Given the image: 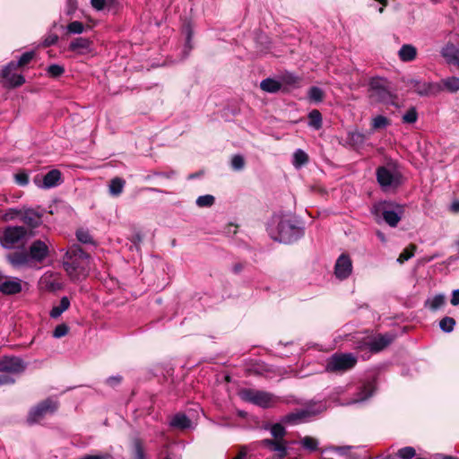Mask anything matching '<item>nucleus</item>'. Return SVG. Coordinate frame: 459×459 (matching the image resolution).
Returning <instances> with one entry per match:
<instances>
[{
	"label": "nucleus",
	"instance_id": "obj_1",
	"mask_svg": "<svg viewBox=\"0 0 459 459\" xmlns=\"http://www.w3.org/2000/svg\"><path fill=\"white\" fill-rule=\"evenodd\" d=\"M63 266L73 281L84 280L91 270V256L79 246H72L63 257Z\"/></svg>",
	"mask_w": 459,
	"mask_h": 459
},
{
	"label": "nucleus",
	"instance_id": "obj_2",
	"mask_svg": "<svg viewBox=\"0 0 459 459\" xmlns=\"http://www.w3.org/2000/svg\"><path fill=\"white\" fill-rule=\"evenodd\" d=\"M273 223L276 224L275 231L273 225L270 227V234L275 240L283 243L296 241L303 235V230L294 225L290 220L283 217H274Z\"/></svg>",
	"mask_w": 459,
	"mask_h": 459
},
{
	"label": "nucleus",
	"instance_id": "obj_3",
	"mask_svg": "<svg viewBox=\"0 0 459 459\" xmlns=\"http://www.w3.org/2000/svg\"><path fill=\"white\" fill-rule=\"evenodd\" d=\"M404 210L398 204L391 202H379L372 206L371 212L375 216L377 222L383 219L390 227H396L402 219Z\"/></svg>",
	"mask_w": 459,
	"mask_h": 459
},
{
	"label": "nucleus",
	"instance_id": "obj_4",
	"mask_svg": "<svg viewBox=\"0 0 459 459\" xmlns=\"http://www.w3.org/2000/svg\"><path fill=\"white\" fill-rule=\"evenodd\" d=\"M368 97L372 102L394 104L395 95L393 94L390 83L385 78H372L368 84Z\"/></svg>",
	"mask_w": 459,
	"mask_h": 459
},
{
	"label": "nucleus",
	"instance_id": "obj_5",
	"mask_svg": "<svg viewBox=\"0 0 459 459\" xmlns=\"http://www.w3.org/2000/svg\"><path fill=\"white\" fill-rule=\"evenodd\" d=\"M377 179L385 191L396 189L403 183V177L394 164H387L377 169Z\"/></svg>",
	"mask_w": 459,
	"mask_h": 459
},
{
	"label": "nucleus",
	"instance_id": "obj_6",
	"mask_svg": "<svg viewBox=\"0 0 459 459\" xmlns=\"http://www.w3.org/2000/svg\"><path fill=\"white\" fill-rule=\"evenodd\" d=\"M326 410L324 403H316L308 405L305 409L298 410L287 414L282 419V422L288 424H299L307 421L311 417L319 414Z\"/></svg>",
	"mask_w": 459,
	"mask_h": 459
},
{
	"label": "nucleus",
	"instance_id": "obj_7",
	"mask_svg": "<svg viewBox=\"0 0 459 459\" xmlns=\"http://www.w3.org/2000/svg\"><path fill=\"white\" fill-rule=\"evenodd\" d=\"M240 398L263 408H268L276 403L277 398L264 391L255 389H243L239 392Z\"/></svg>",
	"mask_w": 459,
	"mask_h": 459
},
{
	"label": "nucleus",
	"instance_id": "obj_8",
	"mask_svg": "<svg viewBox=\"0 0 459 459\" xmlns=\"http://www.w3.org/2000/svg\"><path fill=\"white\" fill-rule=\"evenodd\" d=\"M357 363V358L351 353H335L326 363L328 372H342L352 368Z\"/></svg>",
	"mask_w": 459,
	"mask_h": 459
},
{
	"label": "nucleus",
	"instance_id": "obj_9",
	"mask_svg": "<svg viewBox=\"0 0 459 459\" xmlns=\"http://www.w3.org/2000/svg\"><path fill=\"white\" fill-rule=\"evenodd\" d=\"M27 230L22 226L8 227L1 238V243L5 248H13L25 238Z\"/></svg>",
	"mask_w": 459,
	"mask_h": 459
},
{
	"label": "nucleus",
	"instance_id": "obj_10",
	"mask_svg": "<svg viewBox=\"0 0 459 459\" xmlns=\"http://www.w3.org/2000/svg\"><path fill=\"white\" fill-rule=\"evenodd\" d=\"M15 61H11L0 72V77L4 84L9 87H18L25 82L24 77L17 73Z\"/></svg>",
	"mask_w": 459,
	"mask_h": 459
},
{
	"label": "nucleus",
	"instance_id": "obj_11",
	"mask_svg": "<svg viewBox=\"0 0 459 459\" xmlns=\"http://www.w3.org/2000/svg\"><path fill=\"white\" fill-rule=\"evenodd\" d=\"M57 408L56 402L47 399L42 403H39L36 407H34L28 417V420L30 423H35L39 421L45 415L48 413L54 412Z\"/></svg>",
	"mask_w": 459,
	"mask_h": 459
},
{
	"label": "nucleus",
	"instance_id": "obj_12",
	"mask_svg": "<svg viewBox=\"0 0 459 459\" xmlns=\"http://www.w3.org/2000/svg\"><path fill=\"white\" fill-rule=\"evenodd\" d=\"M5 216L7 219H14L19 217L22 221L31 228L38 227L41 223L40 214L32 209H28L24 212L11 210L6 213Z\"/></svg>",
	"mask_w": 459,
	"mask_h": 459
},
{
	"label": "nucleus",
	"instance_id": "obj_13",
	"mask_svg": "<svg viewBox=\"0 0 459 459\" xmlns=\"http://www.w3.org/2000/svg\"><path fill=\"white\" fill-rule=\"evenodd\" d=\"M49 245L48 239L46 241L40 239L33 241L29 250L30 259L38 263L43 262L48 256Z\"/></svg>",
	"mask_w": 459,
	"mask_h": 459
},
{
	"label": "nucleus",
	"instance_id": "obj_14",
	"mask_svg": "<svg viewBox=\"0 0 459 459\" xmlns=\"http://www.w3.org/2000/svg\"><path fill=\"white\" fill-rule=\"evenodd\" d=\"M352 273V261L346 254H342L334 264V275L342 281L347 279Z\"/></svg>",
	"mask_w": 459,
	"mask_h": 459
},
{
	"label": "nucleus",
	"instance_id": "obj_15",
	"mask_svg": "<svg viewBox=\"0 0 459 459\" xmlns=\"http://www.w3.org/2000/svg\"><path fill=\"white\" fill-rule=\"evenodd\" d=\"M24 369L25 364L18 357L4 356L0 359V372L21 373Z\"/></svg>",
	"mask_w": 459,
	"mask_h": 459
},
{
	"label": "nucleus",
	"instance_id": "obj_16",
	"mask_svg": "<svg viewBox=\"0 0 459 459\" xmlns=\"http://www.w3.org/2000/svg\"><path fill=\"white\" fill-rule=\"evenodd\" d=\"M262 446L269 448L271 451L276 452L279 458L287 455V443L285 440L264 439L260 442Z\"/></svg>",
	"mask_w": 459,
	"mask_h": 459
},
{
	"label": "nucleus",
	"instance_id": "obj_17",
	"mask_svg": "<svg viewBox=\"0 0 459 459\" xmlns=\"http://www.w3.org/2000/svg\"><path fill=\"white\" fill-rule=\"evenodd\" d=\"M375 391L374 384L371 382H368L365 384L359 391L357 393L356 396L348 402H346L345 405H351L355 404L358 403H362L372 396L373 393Z\"/></svg>",
	"mask_w": 459,
	"mask_h": 459
},
{
	"label": "nucleus",
	"instance_id": "obj_18",
	"mask_svg": "<svg viewBox=\"0 0 459 459\" xmlns=\"http://www.w3.org/2000/svg\"><path fill=\"white\" fill-rule=\"evenodd\" d=\"M393 338L389 335H378L365 343L370 351L378 352L390 344Z\"/></svg>",
	"mask_w": 459,
	"mask_h": 459
},
{
	"label": "nucleus",
	"instance_id": "obj_19",
	"mask_svg": "<svg viewBox=\"0 0 459 459\" xmlns=\"http://www.w3.org/2000/svg\"><path fill=\"white\" fill-rule=\"evenodd\" d=\"M22 281L17 278H9L0 284V291L4 294L13 295L21 292Z\"/></svg>",
	"mask_w": 459,
	"mask_h": 459
},
{
	"label": "nucleus",
	"instance_id": "obj_20",
	"mask_svg": "<svg viewBox=\"0 0 459 459\" xmlns=\"http://www.w3.org/2000/svg\"><path fill=\"white\" fill-rule=\"evenodd\" d=\"M7 260L13 267L20 268L28 266L31 259L26 252H14L7 255Z\"/></svg>",
	"mask_w": 459,
	"mask_h": 459
},
{
	"label": "nucleus",
	"instance_id": "obj_21",
	"mask_svg": "<svg viewBox=\"0 0 459 459\" xmlns=\"http://www.w3.org/2000/svg\"><path fill=\"white\" fill-rule=\"evenodd\" d=\"M441 55L448 64L455 65L459 68V49L454 45L448 44L444 47Z\"/></svg>",
	"mask_w": 459,
	"mask_h": 459
},
{
	"label": "nucleus",
	"instance_id": "obj_22",
	"mask_svg": "<svg viewBox=\"0 0 459 459\" xmlns=\"http://www.w3.org/2000/svg\"><path fill=\"white\" fill-rule=\"evenodd\" d=\"M417 48L411 44H404L398 51V56L403 62H411L417 57Z\"/></svg>",
	"mask_w": 459,
	"mask_h": 459
},
{
	"label": "nucleus",
	"instance_id": "obj_23",
	"mask_svg": "<svg viewBox=\"0 0 459 459\" xmlns=\"http://www.w3.org/2000/svg\"><path fill=\"white\" fill-rule=\"evenodd\" d=\"M69 49L79 55L86 54L90 51V41L84 38H77L70 43Z\"/></svg>",
	"mask_w": 459,
	"mask_h": 459
},
{
	"label": "nucleus",
	"instance_id": "obj_24",
	"mask_svg": "<svg viewBox=\"0 0 459 459\" xmlns=\"http://www.w3.org/2000/svg\"><path fill=\"white\" fill-rule=\"evenodd\" d=\"M60 182L61 172L57 169H52L44 176L43 187L51 188L58 186Z\"/></svg>",
	"mask_w": 459,
	"mask_h": 459
},
{
	"label": "nucleus",
	"instance_id": "obj_25",
	"mask_svg": "<svg viewBox=\"0 0 459 459\" xmlns=\"http://www.w3.org/2000/svg\"><path fill=\"white\" fill-rule=\"evenodd\" d=\"M126 181L121 178H114L110 180L108 185V192L112 196H118L122 194Z\"/></svg>",
	"mask_w": 459,
	"mask_h": 459
},
{
	"label": "nucleus",
	"instance_id": "obj_26",
	"mask_svg": "<svg viewBox=\"0 0 459 459\" xmlns=\"http://www.w3.org/2000/svg\"><path fill=\"white\" fill-rule=\"evenodd\" d=\"M446 303V297L444 294H437L432 298H429L425 301V307L431 311H436L443 307Z\"/></svg>",
	"mask_w": 459,
	"mask_h": 459
},
{
	"label": "nucleus",
	"instance_id": "obj_27",
	"mask_svg": "<svg viewBox=\"0 0 459 459\" xmlns=\"http://www.w3.org/2000/svg\"><path fill=\"white\" fill-rule=\"evenodd\" d=\"M260 88L266 92L275 93L278 92L281 88V83L274 79L266 78L260 83Z\"/></svg>",
	"mask_w": 459,
	"mask_h": 459
},
{
	"label": "nucleus",
	"instance_id": "obj_28",
	"mask_svg": "<svg viewBox=\"0 0 459 459\" xmlns=\"http://www.w3.org/2000/svg\"><path fill=\"white\" fill-rule=\"evenodd\" d=\"M70 307V300L67 297H63L58 306H55L50 310L49 316L52 318H58Z\"/></svg>",
	"mask_w": 459,
	"mask_h": 459
},
{
	"label": "nucleus",
	"instance_id": "obj_29",
	"mask_svg": "<svg viewBox=\"0 0 459 459\" xmlns=\"http://www.w3.org/2000/svg\"><path fill=\"white\" fill-rule=\"evenodd\" d=\"M308 155L301 149H297L292 156V165L296 169H300L308 162Z\"/></svg>",
	"mask_w": 459,
	"mask_h": 459
},
{
	"label": "nucleus",
	"instance_id": "obj_30",
	"mask_svg": "<svg viewBox=\"0 0 459 459\" xmlns=\"http://www.w3.org/2000/svg\"><path fill=\"white\" fill-rule=\"evenodd\" d=\"M171 426L178 429H187L191 426L190 420L185 414H177L170 421Z\"/></svg>",
	"mask_w": 459,
	"mask_h": 459
},
{
	"label": "nucleus",
	"instance_id": "obj_31",
	"mask_svg": "<svg viewBox=\"0 0 459 459\" xmlns=\"http://www.w3.org/2000/svg\"><path fill=\"white\" fill-rule=\"evenodd\" d=\"M444 88L449 92L459 91V77H447L441 81Z\"/></svg>",
	"mask_w": 459,
	"mask_h": 459
},
{
	"label": "nucleus",
	"instance_id": "obj_32",
	"mask_svg": "<svg viewBox=\"0 0 459 459\" xmlns=\"http://www.w3.org/2000/svg\"><path fill=\"white\" fill-rule=\"evenodd\" d=\"M308 119H309V122H308V125L315 128V129H319L321 128L322 126V116H321V113L316 110V109H314L312 110L309 115H308Z\"/></svg>",
	"mask_w": 459,
	"mask_h": 459
},
{
	"label": "nucleus",
	"instance_id": "obj_33",
	"mask_svg": "<svg viewBox=\"0 0 459 459\" xmlns=\"http://www.w3.org/2000/svg\"><path fill=\"white\" fill-rule=\"evenodd\" d=\"M413 86L420 95H429L435 88V84L433 83L420 82H415Z\"/></svg>",
	"mask_w": 459,
	"mask_h": 459
},
{
	"label": "nucleus",
	"instance_id": "obj_34",
	"mask_svg": "<svg viewBox=\"0 0 459 459\" xmlns=\"http://www.w3.org/2000/svg\"><path fill=\"white\" fill-rule=\"evenodd\" d=\"M455 325V320L450 316H445L439 322V327L445 333H451Z\"/></svg>",
	"mask_w": 459,
	"mask_h": 459
},
{
	"label": "nucleus",
	"instance_id": "obj_35",
	"mask_svg": "<svg viewBox=\"0 0 459 459\" xmlns=\"http://www.w3.org/2000/svg\"><path fill=\"white\" fill-rule=\"evenodd\" d=\"M371 125H372V128L374 130H377V129H382V128H385L386 126H388L390 125V121L387 117H385L382 115H379V116L375 117L372 119Z\"/></svg>",
	"mask_w": 459,
	"mask_h": 459
},
{
	"label": "nucleus",
	"instance_id": "obj_36",
	"mask_svg": "<svg viewBox=\"0 0 459 459\" xmlns=\"http://www.w3.org/2000/svg\"><path fill=\"white\" fill-rule=\"evenodd\" d=\"M215 202V198L213 195H201L199 196L196 201H195V204L198 207L200 208H204V207H211L213 205Z\"/></svg>",
	"mask_w": 459,
	"mask_h": 459
},
{
	"label": "nucleus",
	"instance_id": "obj_37",
	"mask_svg": "<svg viewBox=\"0 0 459 459\" xmlns=\"http://www.w3.org/2000/svg\"><path fill=\"white\" fill-rule=\"evenodd\" d=\"M300 444L304 448L309 451H315L317 449L318 446V441L316 438L309 436H306L305 437H303L300 440Z\"/></svg>",
	"mask_w": 459,
	"mask_h": 459
},
{
	"label": "nucleus",
	"instance_id": "obj_38",
	"mask_svg": "<svg viewBox=\"0 0 459 459\" xmlns=\"http://www.w3.org/2000/svg\"><path fill=\"white\" fill-rule=\"evenodd\" d=\"M271 434L274 437L273 440H278V439L284 440L283 437L286 434V430L281 424L276 423L272 426Z\"/></svg>",
	"mask_w": 459,
	"mask_h": 459
},
{
	"label": "nucleus",
	"instance_id": "obj_39",
	"mask_svg": "<svg viewBox=\"0 0 459 459\" xmlns=\"http://www.w3.org/2000/svg\"><path fill=\"white\" fill-rule=\"evenodd\" d=\"M416 249V247L414 245H410L408 247H406L399 255L397 262L400 264L404 263L405 261L409 260L414 255V251Z\"/></svg>",
	"mask_w": 459,
	"mask_h": 459
},
{
	"label": "nucleus",
	"instance_id": "obj_40",
	"mask_svg": "<svg viewBox=\"0 0 459 459\" xmlns=\"http://www.w3.org/2000/svg\"><path fill=\"white\" fill-rule=\"evenodd\" d=\"M308 98L314 102H321L324 98V92L318 87H311L308 91Z\"/></svg>",
	"mask_w": 459,
	"mask_h": 459
},
{
	"label": "nucleus",
	"instance_id": "obj_41",
	"mask_svg": "<svg viewBox=\"0 0 459 459\" xmlns=\"http://www.w3.org/2000/svg\"><path fill=\"white\" fill-rule=\"evenodd\" d=\"M134 459H145L143 443L138 438L134 440Z\"/></svg>",
	"mask_w": 459,
	"mask_h": 459
},
{
	"label": "nucleus",
	"instance_id": "obj_42",
	"mask_svg": "<svg viewBox=\"0 0 459 459\" xmlns=\"http://www.w3.org/2000/svg\"><path fill=\"white\" fill-rule=\"evenodd\" d=\"M33 57H34L33 51H29V52L23 53L21 56V57L19 58V60L17 62H15L16 67L19 69V68L25 66L32 60Z\"/></svg>",
	"mask_w": 459,
	"mask_h": 459
},
{
	"label": "nucleus",
	"instance_id": "obj_43",
	"mask_svg": "<svg viewBox=\"0 0 459 459\" xmlns=\"http://www.w3.org/2000/svg\"><path fill=\"white\" fill-rule=\"evenodd\" d=\"M418 119V113L414 107L409 108L403 116V122L407 124H413Z\"/></svg>",
	"mask_w": 459,
	"mask_h": 459
},
{
	"label": "nucleus",
	"instance_id": "obj_44",
	"mask_svg": "<svg viewBox=\"0 0 459 459\" xmlns=\"http://www.w3.org/2000/svg\"><path fill=\"white\" fill-rule=\"evenodd\" d=\"M416 451L411 446H406L403 448H401L397 452V455L401 459H411L413 456H415Z\"/></svg>",
	"mask_w": 459,
	"mask_h": 459
},
{
	"label": "nucleus",
	"instance_id": "obj_45",
	"mask_svg": "<svg viewBox=\"0 0 459 459\" xmlns=\"http://www.w3.org/2000/svg\"><path fill=\"white\" fill-rule=\"evenodd\" d=\"M67 30L69 33L80 34V33L83 32L84 25L81 22L74 21V22H70L67 25Z\"/></svg>",
	"mask_w": 459,
	"mask_h": 459
},
{
	"label": "nucleus",
	"instance_id": "obj_46",
	"mask_svg": "<svg viewBox=\"0 0 459 459\" xmlns=\"http://www.w3.org/2000/svg\"><path fill=\"white\" fill-rule=\"evenodd\" d=\"M245 166V160L241 155H234L231 159V167L234 170H241Z\"/></svg>",
	"mask_w": 459,
	"mask_h": 459
},
{
	"label": "nucleus",
	"instance_id": "obj_47",
	"mask_svg": "<svg viewBox=\"0 0 459 459\" xmlns=\"http://www.w3.org/2000/svg\"><path fill=\"white\" fill-rule=\"evenodd\" d=\"M47 71L51 77H58L64 74L65 69L63 66L55 64L49 65Z\"/></svg>",
	"mask_w": 459,
	"mask_h": 459
},
{
	"label": "nucleus",
	"instance_id": "obj_48",
	"mask_svg": "<svg viewBox=\"0 0 459 459\" xmlns=\"http://www.w3.org/2000/svg\"><path fill=\"white\" fill-rule=\"evenodd\" d=\"M68 331H69V328L65 324L58 325L53 332V336L55 338H61V337L66 335L68 333Z\"/></svg>",
	"mask_w": 459,
	"mask_h": 459
},
{
	"label": "nucleus",
	"instance_id": "obj_49",
	"mask_svg": "<svg viewBox=\"0 0 459 459\" xmlns=\"http://www.w3.org/2000/svg\"><path fill=\"white\" fill-rule=\"evenodd\" d=\"M76 237H77V239L82 243L87 244V243L91 242V237L89 234V232L86 230H77Z\"/></svg>",
	"mask_w": 459,
	"mask_h": 459
},
{
	"label": "nucleus",
	"instance_id": "obj_50",
	"mask_svg": "<svg viewBox=\"0 0 459 459\" xmlns=\"http://www.w3.org/2000/svg\"><path fill=\"white\" fill-rule=\"evenodd\" d=\"M108 0H91V4L96 11H102L108 5Z\"/></svg>",
	"mask_w": 459,
	"mask_h": 459
},
{
	"label": "nucleus",
	"instance_id": "obj_51",
	"mask_svg": "<svg viewBox=\"0 0 459 459\" xmlns=\"http://www.w3.org/2000/svg\"><path fill=\"white\" fill-rule=\"evenodd\" d=\"M16 182L21 186H25L28 184V176L25 173H20L15 175Z\"/></svg>",
	"mask_w": 459,
	"mask_h": 459
},
{
	"label": "nucleus",
	"instance_id": "obj_52",
	"mask_svg": "<svg viewBox=\"0 0 459 459\" xmlns=\"http://www.w3.org/2000/svg\"><path fill=\"white\" fill-rule=\"evenodd\" d=\"M121 379L122 378L120 376L110 377L107 379V384L109 385L110 386H116L118 384H120Z\"/></svg>",
	"mask_w": 459,
	"mask_h": 459
},
{
	"label": "nucleus",
	"instance_id": "obj_53",
	"mask_svg": "<svg viewBox=\"0 0 459 459\" xmlns=\"http://www.w3.org/2000/svg\"><path fill=\"white\" fill-rule=\"evenodd\" d=\"M15 382V380L8 376L0 375V385H12Z\"/></svg>",
	"mask_w": 459,
	"mask_h": 459
},
{
	"label": "nucleus",
	"instance_id": "obj_54",
	"mask_svg": "<svg viewBox=\"0 0 459 459\" xmlns=\"http://www.w3.org/2000/svg\"><path fill=\"white\" fill-rule=\"evenodd\" d=\"M350 138L352 141L362 143L364 141V135L359 132H353L350 134Z\"/></svg>",
	"mask_w": 459,
	"mask_h": 459
},
{
	"label": "nucleus",
	"instance_id": "obj_55",
	"mask_svg": "<svg viewBox=\"0 0 459 459\" xmlns=\"http://www.w3.org/2000/svg\"><path fill=\"white\" fill-rule=\"evenodd\" d=\"M451 304L453 306L459 305V290H455L452 294Z\"/></svg>",
	"mask_w": 459,
	"mask_h": 459
},
{
	"label": "nucleus",
	"instance_id": "obj_56",
	"mask_svg": "<svg viewBox=\"0 0 459 459\" xmlns=\"http://www.w3.org/2000/svg\"><path fill=\"white\" fill-rule=\"evenodd\" d=\"M451 210L455 212H459V201H455L452 204Z\"/></svg>",
	"mask_w": 459,
	"mask_h": 459
},
{
	"label": "nucleus",
	"instance_id": "obj_57",
	"mask_svg": "<svg viewBox=\"0 0 459 459\" xmlns=\"http://www.w3.org/2000/svg\"><path fill=\"white\" fill-rule=\"evenodd\" d=\"M377 236L378 237V238L382 241V242H385V235L380 232V231H377Z\"/></svg>",
	"mask_w": 459,
	"mask_h": 459
},
{
	"label": "nucleus",
	"instance_id": "obj_58",
	"mask_svg": "<svg viewBox=\"0 0 459 459\" xmlns=\"http://www.w3.org/2000/svg\"><path fill=\"white\" fill-rule=\"evenodd\" d=\"M442 459H459V458H456V457H454V456H450V455H443Z\"/></svg>",
	"mask_w": 459,
	"mask_h": 459
},
{
	"label": "nucleus",
	"instance_id": "obj_59",
	"mask_svg": "<svg viewBox=\"0 0 459 459\" xmlns=\"http://www.w3.org/2000/svg\"><path fill=\"white\" fill-rule=\"evenodd\" d=\"M334 450L337 451V452H342L344 450V448L337 447V448H334Z\"/></svg>",
	"mask_w": 459,
	"mask_h": 459
},
{
	"label": "nucleus",
	"instance_id": "obj_60",
	"mask_svg": "<svg viewBox=\"0 0 459 459\" xmlns=\"http://www.w3.org/2000/svg\"><path fill=\"white\" fill-rule=\"evenodd\" d=\"M383 12H384V6L380 7V8L378 9V13H382Z\"/></svg>",
	"mask_w": 459,
	"mask_h": 459
},
{
	"label": "nucleus",
	"instance_id": "obj_61",
	"mask_svg": "<svg viewBox=\"0 0 459 459\" xmlns=\"http://www.w3.org/2000/svg\"><path fill=\"white\" fill-rule=\"evenodd\" d=\"M4 278L3 274L0 273V281Z\"/></svg>",
	"mask_w": 459,
	"mask_h": 459
},
{
	"label": "nucleus",
	"instance_id": "obj_62",
	"mask_svg": "<svg viewBox=\"0 0 459 459\" xmlns=\"http://www.w3.org/2000/svg\"><path fill=\"white\" fill-rule=\"evenodd\" d=\"M385 459H393V458H391L390 456H387V457H385Z\"/></svg>",
	"mask_w": 459,
	"mask_h": 459
},
{
	"label": "nucleus",
	"instance_id": "obj_63",
	"mask_svg": "<svg viewBox=\"0 0 459 459\" xmlns=\"http://www.w3.org/2000/svg\"><path fill=\"white\" fill-rule=\"evenodd\" d=\"M457 245L459 246V241L457 242Z\"/></svg>",
	"mask_w": 459,
	"mask_h": 459
}]
</instances>
